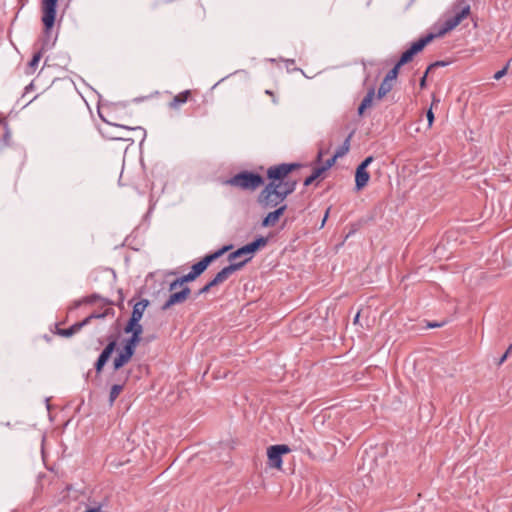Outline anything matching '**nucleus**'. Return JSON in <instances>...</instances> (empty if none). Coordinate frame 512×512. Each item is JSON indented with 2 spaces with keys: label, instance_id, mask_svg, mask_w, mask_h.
I'll list each match as a JSON object with an SVG mask.
<instances>
[{
  "label": "nucleus",
  "instance_id": "nucleus-1",
  "mask_svg": "<svg viewBox=\"0 0 512 512\" xmlns=\"http://www.w3.org/2000/svg\"><path fill=\"white\" fill-rule=\"evenodd\" d=\"M232 248V245L223 246L221 249L210 253L204 256L199 262L192 265L189 273L175 279L169 284V291L172 292L176 290L178 287H184L185 283H189L198 278L207 268L208 266L221 257L224 253L229 251Z\"/></svg>",
  "mask_w": 512,
  "mask_h": 512
},
{
  "label": "nucleus",
  "instance_id": "nucleus-2",
  "mask_svg": "<svg viewBox=\"0 0 512 512\" xmlns=\"http://www.w3.org/2000/svg\"><path fill=\"white\" fill-rule=\"evenodd\" d=\"M287 195L281 190L277 182H269L261 190L257 197V203L264 210L279 207L283 204Z\"/></svg>",
  "mask_w": 512,
  "mask_h": 512
},
{
  "label": "nucleus",
  "instance_id": "nucleus-3",
  "mask_svg": "<svg viewBox=\"0 0 512 512\" xmlns=\"http://www.w3.org/2000/svg\"><path fill=\"white\" fill-rule=\"evenodd\" d=\"M58 0H42V23L44 26L41 50L49 49L53 44H50V37L52 28L56 19V8Z\"/></svg>",
  "mask_w": 512,
  "mask_h": 512
},
{
  "label": "nucleus",
  "instance_id": "nucleus-4",
  "mask_svg": "<svg viewBox=\"0 0 512 512\" xmlns=\"http://www.w3.org/2000/svg\"><path fill=\"white\" fill-rule=\"evenodd\" d=\"M264 183L263 177L254 172L242 171L225 181L226 185L254 191Z\"/></svg>",
  "mask_w": 512,
  "mask_h": 512
},
{
  "label": "nucleus",
  "instance_id": "nucleus-5",
  "mask_svg": "<svg viewBox=\"0 0 512 512\" xmlns=\"http://www.w3.org/2000/svg\"><path fill=\"white\" fill-rule=\"evenodd\" d=\"M455 14L449 18H447L442 28L437 33L438 36L444 35L445 33L453 30L456 26H458L464 18H466L470 14V5L466 4L462 7L460 5L455 6Z\"/></svg>",
  "mask_w": 512,
  "mask_h": 512
},
{
  "label": "nucleus",
  "instance_id": "nucleus-6",
  "mask_svg": "<svg viewBox=\"0 0 512 512\" xmlns=\"http://www.w3.org/2000/svg\"><path fill=\"white\" fill-rule=\"evenodd\" d=\"M300 167L297 163H282L271 166L267 170V177L270 182H282L288 174Z\"/></svg>",
  "mask_w": 512,
  "mask_h": 512
},
{
  "label": "nucleus",
  "instance_id": "nucleus-7",
  "mask_svg": "<svg viewBox=\"0 0 512 512\" xmlns=\"http://www.w3.org/2000/svg\"><path fill=\"white\" fill-rule=\"evenodd\" d=\"M290 452V448L285 444L272 445L267 450L268 464L272 468H281L282 456Z\"/></svg>",
  "mask_w": 512,
  "mask_h": 512
},
{
  "label": "nucleus",
  "instance_id": "nucleus-8",
  "mask_svg": "<svg viewBox=\"0 0 512 512\" xmlns=\"http://www.w3.org/2000/svg\"><path fill=\"white\" fill-rule=\"evenodd\" d=\"M190 293L191 290L188 286L182 287V289L178 292L171 293L161 306V310L167 311L175 305L184 303L188 299Z\"/></svg>",
  "mask_w": 512,
  "mask_h": 512
},
{
  "label": "nucleus",
  "instance_id": "nucleus-9",
  "mask_svg": "<svg viewBox=\"0 0 512 512\" xmlns=\"http://www.w3.org/2000/svg\"><path fill=\"white\" fill-rule=\"evenodd\" d=\"M117 345V341L114 338H111L106 347L100 353L98 359L94 364L95 371L100 374L103 371L104 366L110 359L112 353L115 351Z\"/></svg>",
  "mask_w": 512,
  "mask_h": 512
},
{
  "label": "nucleus",
  "instance_id": "nucleus-10",
  "mask_svg": "<svg viewBox=\"0 0 512 512\" xmlns=\"http://www.w3.org/2000/svg\"><path fill=\"white\" fill-rule=\"evenodd\" d=\"M246 265V261L233 262L230 265L220 270L215 278L222 284L225 282L233 273L241 270Z\"/></svg>",
  "mask_w": 512,
  "mask_h": 512
},
{
  "label": "nucleus",
  "instance_id": "nucleus-11",
  "mask_svg": "<svg viewBox=\"0 0 512 512\" xmlns=\"http://www.w3.org/2000/svg\"><path fill=\"white\" fill-rule=\"evenodd\" d=\"M287 209L286 204H282L279 207H276L274 211L269 212L262 220V227H274L276 223L279 221L280 217L284 214Z\"/></svg>",
  "mask_w": 512,
  "mask_h": 512
},
{
  "label": "nucleus",
  "instance_id": "nucleus-12",
  "mask_svg": "<svg viewBox=\"0 0 512 512\" xmlns=\"http://www.w3.org/2000/svg\"><path fill=\"white\" fill-rule=\"evenodd\" d=\"M268 243V239L266 237L260 236L256 238L251 243H248L243 246L245 252L247 253V257L242 261H246V264L252 259L253 254L258 251L260 248L265 247Z\"/></svg>",
  "mask_w": 512,
  "mask_h": 512
},
{
  "label": "nucleus",
  "instance_id": "nucleus-13",
  "mask_svg": "<svg viewBox=\"0 0 512 512\" xmlns=\"http://www.w3.org/2000/svg\"><path fill=\"white\" fill-rule=\"evenodd\" d=\"M370 174L367 168L358 165L355 171V188L357 191L362 190L369 182Z\"/></svg>",
  "mask_w": 512,
  "mask_h": 512
},
{
  "label": "nucleus",
  "instance_id": "nucleus-14",
  "mask_svg": "<svg viewBox=\"0 0 512 512\" xmlns=\"http://www.w3.org/2000/svg\"><path fill=\"white\" fill-rule=\"evenodd\" d=\"M436 36L437 34L429 33L424 37H421L417 41L413 42L409 48L416 55L417 53L421 52L424 49V47L428 45Z\"/></svg>",
  "mask_w": 512,
  "mask_h": 512
},
{
  "label": "nucleus",
  "instance_id": "nucleus-15",
  "mask_svg": "<svg viewBox=\"0 0 512 512\" xmlns=\"http://www.w3.org/2000/svg\"><path fill=\"white\" fill-rule=\"evenodd\" d=\"M132 357L133 355L130 354V352L122 349L113 361V369L115 371L119 370L124 365H126L131 360Z\"/></svg>",
  "mask_w": 512,
  "mask_h": 512
},
{
  "label": "nucleus",
  "instance_id": "nucleus-16",
  "mask_svg": "<svg viewBox=\"0 0 512 512\" xmlns=\"http://www.w3.org/2000/svg\"><path fill=\"white\" fill-rule=\"evenodd\" d=\"M190 96H191L190 90H185V91L177 94L176 96H174L172 101L169 103V107L174 110L179 109V107L181 105L185 104L188 101Z\"/></svg>",
  "mask_w": 512,
  "mask_h": 512
},
{
  "label": "nucleus",
  "instance_id": "nucleus-17",
  "mask_svg": "<svg viewBox=\"0 0 512 512\" xmlns=\"http://www.w3.org/2000/svg\"><path fill=\"white\" fill-rule=\"evenodd\" d=\"M88 325L87 320H82L80 322H77L66 329H59L58 334L63 337H71L72 335L78 333L84 326Z\"/></svg>",
  "mask_w": 512,
  "mask_h": 512
},
{
  "label": "nucleus",
  "instance_id": "nucleus-18",
  "mask_svg": "<svg viewBox=\"0 0 512 512\" xmlns=\"http://www.w3.org/2000/svg\"><path fill=\"white\" fill-rule=\"evenodd\" d=\"M148 305H149V301L147 299L140 300L133 306L131 316L135 317V318L142 319L144 311Z\"/></svg>",
  "mask_w": 512,
  "mask_h": 512
},
{
  "label": "nucleus",
  "instance_id": "nucleus-19",
  "mask_svg": "<svg viewBox=\"0 0 512 512\" xmlns=\"http://www.w3.org/2000/svg\"><path fill=\"white\" fill-rule=\"evenodd\" d=\"M141 341V338H137V336H130L128 339L125 340L123 349L130 352V354L134 355L135 349L139 342Z\"/></svg>",
  "mask_w": 512,
  "mask_h": 512
},
{
  "label": "nucleus",
  "instance_id": "nucleus-20",
  "mask_svg": "<svg viewBox=\"0 0 512 512\" xmlns=\"http://www.w3.org/2000/svg\"><path fill=\"white\" fill-rule=\"evenodd\" d=\"M277 184H280L281 190L288 197L290 194H292L295 191L297 181L296 180H287V181L283 180L282 182H277Z\"/></svg>",
  "mask_w": 512,
  "mask_h": 512
},
{
  "label": "nucleus",
  "instance_id": "nucleus-21",
  "mask_svg": "<svg viewBox=\"0 0 512 512\" xmlns=\"http://www.w3.org/2000/svg\"><path fill=\"white\" fill-rule=\"evenodd\" d=\"M124 385L122 384H114L110 389L109 394V403L110 405H113L117 397L120 395V393L123 391Z\"/></svg>",
  "mask_w": 512,
  "mask_h": 512
},
{
  "label": "nucleus",
  "instance_id": "nucleus-22",
  "mask_svg": "<svg viewBox=\"0 0 512 512\" xmlns=\"http://www.w3.org/2000/svg\"><path fill=\"white\" fill-rule=\"evenodd\" d=\"M392 89V83L384 79L382 83L380 84V87L378 89L377 98L381 99L383 98L387 93H389Z\"/></svg>",
  "mask_w": 512,
  "mask_h": 512
},
{
  "label": "nucleus",
  "instance_id": "nucleus-23",
  "mask_svg": "<svg viewBox=\"0 0 512 512\" xmlns=\"http://www.w3.org/2000/svg\"><path fill=\"white\" fill-rule=\"evenodd\" d=\"M415 56L414 52L408 48L406 51L402 53L398 60V66H403L413 60V57Z\"/></svg>",
  "mask_w": 512,
  "mask_h": 512
},
{
  "label": "nucleus",
  "instance_id": "nucleus-24",
  "mask_svg": "<svg viewBox=\"0 0 512 512\" xmlns=\"http://www.w3.org/2000/svg\"><path fill=\"white\" fill-rule=\"evenodd\" d=\"M120 131L114 133L111 138L114 139V140H130L129 137H127L123 131H130V130H134V128H130V127H127V126H116Z\"/></svg>",
  "mask_w": 512,
  "mask_h": 512
},
{
  "label": "nucleus",
  "instance_id": "nucleus-25",
  "mask_svg": "<svg viewBox=\"0 0 512 512\" xmlns=\"http://www.w3.org/2000/svg\"><path fill=\"white\" fill-rule=\"evenodd\" d=\"M352 137V133L349 134V136L345 139L343 144L336 150L335 154L336 157H342L344 156L350 149V139Z\"/></svg>",
  "mask_w": 512,
  "mask_h": 512
},
{
  "label": "nucleus",
  "instance_id": "nucleus-26",
  "mask_svg": "<svg viewBox=\"0 0 512 512\" xmlns=\"http://www.w3.org/2000/svg\"><path fill=\"white\" fill-rule=\"evenodd\" d=\"M439 103H440V100L438 98H436L435 96H433L431 107H430V109L426 113V117H427V120H428V126L429 127H431L433 122H434V113L432 111V108L434 106H437Z\"/></svg>",
  "mask_w": 512,
  "mask_h": 512
},
{
  "label": "nucleus",
  "instance_id": "nucleus-27",
  "mask_svg": "<svg viewBox=\"0 0 512 512\" xmlns=\"http://www.w3.org/2000/svg\"><path fill=\"white\" fill-rule=\"evenodd\" d=\"M323 173V169H319L318 167L315 168L312 172V174L310 176H308L305 180H304V185L305 186H309L311 185L318 177L321 176V174Z\"/></svg>",
  "mask_w": 512,
  "mask_h": 512
},
{
  "label": "nucleus",
  "instance_id": "nucleus-28",
  "mask_svg": "<svg viewBox=\"0 0 512 512\" xmlns=\"http://www.w3.org/2000/svg\"><path fill=\"white\" fill-rule=\"evenodd\" d=\"M241 257H247V253L245 252L243 246L238 248L236 251L230 253L228 255V260L233 263L234 260L241 258Z\"/></svg>",
  "mask_w": 512,
  "mask_h": 512
},
{
  "label": "nucleus",
  "instance_id": "nucleus-29",
  "mask_svg": "<svg viewBox=\"0 0 512 512\" xmlns=\"http://www.w3.org/2000/svg\"><path fill=\"white\" fill-rule=\"evenodd\" d=\"M374 96H375V90H374V88H370L368 90L367 94L365 95V97L363 98L361 104L366 106L367 108L370 107L372 105Z\"/></svg>",
  "mask_w": 512,
  "mask_h": 512
},
{
  "label": "nucleus",
  "instance_id": "nucleus-30",
  "mask_svg": "<svg viewBox=\"0 0 512 512\" xmlns=\"http://www.w3.org/2000/svg\"><path fill=\"white\" fill-rule=\"evenodd\" d=\"M400 67L401 66H398V63H396V65L386 74L384 79L392 83V81L397 78Z\"/></svg>",
  "mask_w": 512,
  "mask_h": 512
},
{
  "label": "nucleus",
  "instance_id": "nucleus-31",
  "mask_svg": "<svg viewBox=\"0 0 512 512\" xmlns=\"http://www.w3.org/2000/svg\"><path fill=\"white\" fill-rule=\"evenodd\" d=\"M41 57H42V51H39L33 55L32 59L28 63V67L31 69V71H34L36 69Z\"/></svg>",
  "mask_w": 512,
  "mask_h": 512
},
{
  "label": "nucleus",
  "instance_id": "nucleus-32",
  "mask_svg": "<svg viewBox=\"0 0 512 512\" xmlns=\"http://www.w3.org/2000/svg\"><path fill=\"white\" fill-rule=\"evenodd\" d=\"M449 63L446 62V61H436L432 64H430L427 69H426V74L430 73L431 71H433L435 68L437 67H445L447 66Z\"/></svg>",
  "mask_w": 512,
  "mask_h": 512
},
{
  "label": "nucleus",
  "instance_id": "nucleus-33",
  "mask_svg": "<svg viewBox=\"0 0 512 512\" xmlns=\"http://www.w3.org/2000/svg\"><path fill=\"white\" fill-rule=\"evenodd\" d=\"M110 311L111 309H107L104 313H92L89 316H87L84 320H87L89 324L92 319L104 318Z\"/></svg>",
  "mask_w": 512,
  "mask_h": 512
},
{
  "label": "nucleus",
  "instance_id": "nucleus-34",
  "mask_svg": "<svg viewBox=\"0 0 512 512\" xmlns=\"http://www.w3.org/2000/svg\"><path fill=\"white\" fill-rule=\"evenodd\" d=\"M338 158H339V157H336V154H334L330 159H328V160L326 161V163H325L323 166L318 167V168H319V169H323V173H324L326 170H328L329 168H331V167L334 165L335 161H336Z\"/></svg>",
  "mask_w": 512,
  "mask_h": 512
},
{
  "label": "nucleus",
  "instance_id": "nucleus-35",
  "mask_svg": "<svg viewBox=\"0 0 512 512\" xmlns=\"http://www.w3.org/2000/svg\"><path fill=\"white\" fill-rule=\"evenodd\" d=\"M508 67H509V63H507L501 70H499L498 72H496L493 76V78L495 80H500L503 76L506 75L507 73V70H508Z\"/></svg>",
  "mask_w": 512,
  "mask_h": 512
},
{
  "label": "nucleus",
  "instance_id": "nucleus-36",
  "mask_svg": "<svg viewBox=\"0 0 512 512\" xmlns=\"http://www.w3.org/2000/svg\"><path fill=\"white\" fill-rule=\"evenodd\" d=\"M511 350H512V344L509 346V348L506 350V352L502 355V357L497 361V366H500L505 362V360L508 358Z\"/></svg>",
  "mask_w": 512,
  "mask_h": 512
},
{
  "label": "nucleus",
  "instance_id": "nucleus-37",
  "mask_svg": "<svg viewBox=\"0 0 512 512\" xmlns=\"http://www.w3.org/2000/svg\"><path fill=\"white\" fill-rule=\"evenodd\" d=\"M99 299H100V296L98 294H92L90 296L85 297L84 302L87 304H92V303H95Z\"/></svg>",
  "mask_w": 512,
  "mask_h": 512
},
{
  "label": "nucleus",
  "instance_id": "nucleus-38",
  "mask_svg": "<svg viewBox=\"0 0 512 512\" xmlns=\"http://www.w3.org/2000/svg\"><path fill=\"white\" fill-rule=\"evenodd\" d=\"M143 333V327L141 324H138L137 326L134 327L133 329V335L132 336H137V338H141V334Z\"/></svg>",
  "mask_w": 512,
  "mask_h": 512
},
{
  "label": "nucleus",
  "instance_id": "nucleus-39",
  "mask_svg": "<svg viewBox=\"0 0 512 512\" xmlns=\"http://www.w3.org/2000/svg\"><path fill=\"white\" fill-rule=\"evenodd\" d=\"M3 125V128L5 129V133H4V143L5 144H8L9 143V140H10V131L8 129V126L6 123H2Z\"/></svg>",
  "mask_w": 512,
  "mask_h": 512
},
{
  "label": "nucleus",
  "instance_id": "nucleus-40",
  "mask_svg": "<svg viewBox=\"0 0 512 512\" xmlns=\"http://www.w3.org/2000/svg\"><path fill=\"white\" fill-rule=\"evenodd\" d=\"M373 160V156H368L359 165L368 168V166L373 162Z\"/></svg>",
  "mask_w": 512,
  "mask_h": 512
},
{
  "label": "nucleus",
  "instance_id": "nucleus-41",
  "mask_svg": "<svg viewBox=\"0 0 512 512\" xmlns=\"http://www.w3.org/2000/svg\"><path fill=\"white\" fill-rule=\"evenodd\" d=\"M211 287L210 285L207 283L206 285H204L201 289L198 290V292L196 293V296H200L202 294H206L210 291Z\"/></svg>",
  "mask_w": 512,
  "mask_h": 512
},
{
  "label": "nucleus",
  "instance_id": "nucleus-42",
  "mask_svg": "<svg viewBox=\"0 0 512 512\" xmlns=\"http://www.w3.org/2000/svg\"><path fill=\"white\" fill-rule=\"evenodd\" d=\"M140 320H141V319H139V318H135V317H132V316H131V317H130V319L128 320V323H127V324H129L131 327H133V328H134L135 326H137L138 324H140V323H139V322H140Z\"/></svg>",
  "mask_w": 512,
  "mask_h": 512
},
{
  "label": "nucleus",
  "instance_id": "nucleus-43",
  "mask_svg": "<svg viewBox=\"0 0 512 512\" xmlns=\"http://www.w3.org/2000/svg\"><path fill=\"white\" fill-rule=\"evenodd\" d=\"M427 75L426 72L424 73V75L422 76V78L420 79V88L421 89H424L426 87V83H427Z\"/></svg>",
  "mask_w": 512,
  "mask_h": 512
},
{
  "label": "nucleus",
  "instance_id": "nucleus-44",
  "mask_svg": "<svg viewBox=\"0 0 512 512\" xmlns=\"http://www.w3.org/2000/svg\"><path fill=\"white\" fill-rule=\"evenodd\" d=\"M211 288L220 285V282L214 277L211 281L208 282Z\"/></svg>",
  "mask_w": 512,
  "mask_h": 512
},
{
  "label": "nucleus",
  "instance_id": "nucleus-45",
  "mask_svg": "<svg viewBox=\"0 0 512 512\" xmlns=\"http://www.w3.org/2000/svg\"><path fill=\"white\" fill-rule=\"evenodd\" d=\"M133 329H134V328H133V327H131L129 324H126V326L124 327V332H125L126 334L131 333V335H133Z\"/></svg>",
  "mask_w": 512,
  "mask_h": 512
},
{
  "label": "nucleus",
  "instance_id": "nucleus-46",
  "mask_svg": "<svg viewBox=\"0 0 512 512\" xmlns=\"http://www.w3.org/2000/svg\"><path fill=\"white\" fill-rule=\"evenodd\" d=\"M366 108H367L366 106H364L360 103V105L358 107V115L362 116Z\"/></svg>",
  "mask_w": 512,
  "mask_h": 512
},
{
  "label": "nucleus",
  "instance_id": "nucleus-47",
  "mask_svg": "<svg viewBox=\"0 0 512 512\" xmlns=\"http://www.w3.org/2000/svg\"><path fill=\"white\" fill-rule=\"evenodd\" d=\"M442 325H443V323L433 322V323H428L427 327L436 328V327H441Z\"/></svg>",
  "mask_w": 512,
  "mask_h": 512
},
{
  "label": "nucleus",
  "instance_id": "nucleus-48",
  "mask_svg": "<svg viewBox=\"0 0 512 512\" xmlns=\"http://www.w3.org/2000/svg\"><path fill=\"white\" fill-rule=\"evenodd\" d=\"M329 214V209L326 211L324 218H322L321 228L324 226Z\"/></svg>",
  "mask_w": 512,
  "mask_h": 512
},
{
  "label": "nucleus",
  "instance_id": "nucleus-49",
  "mask_svg": "<svg viewBox=\"0 0 512 512\" xmlns=\"http://www.w3.org/2000/svg\"><path fill=\"white\" fill-rule=\"evenodd\" d=\"M83 303H85V302H84V298H83V299H81V300H77V301H75V303H74V307H75V308H78V307H79L80 305H82Z\"/></svg>",
  "mask_w": 512,
  "mask_h": 512
},
{
  "label": "nucleus",
  "instance_id": "nucleus-50",
  "mask_svg": "<svg viewBox=\"0 0 512 512\" xmlns=\"http://www.w3.org/2000/svg\"><path fill=\"white\" fill-rule=\"evenodd\" d=\"M359 316H360V314H359V313H357V314H356V316H355V318H354V323H355V324L358 322V320H359Z\"/></svg>",
  "mask_w": 512,
  "mask_h": 512
},
{
  "label": "nucleus",
  "instance_id": "nucleus-51",
  "mask_svg": "<svg viewBox=\"0 0 512 512\" xmlns=\"http://www.w3.org/2000/svg\"><path fill=\"white\" fill-rule=\"evenodd\" d=\"M321 158H322V152H321V151H319V153H318V155H317V159H318V161H321Z\"/></svg>",
  "mask_w": 512,
  "mask_h": 512
},
{
  "label": "nucleus",
  "instance_id": "nucleus-52",
  "mask_svg": "<svg viewBox=\"0 0 512 512\" xmlns=\"http://www.w3.org/2000/svg\"><path fill=\"white\" fill-rule=\"evenodd\" d=\"M266 94L274 96L273 93L270 90H266Z\"/></svg>",
  "mask_w": 512,
  "mask_h": 512
}]
</instances>
